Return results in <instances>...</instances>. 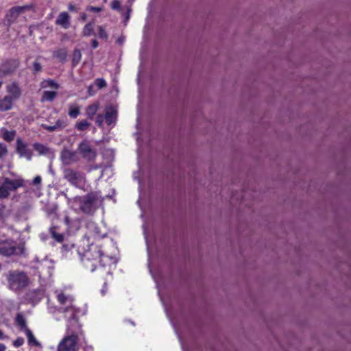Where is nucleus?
<instances>
[{
	"mask_svg": "<svg viewBox=\"0 0 351 351\" xmlns=\"http://www.w3.org/2000/svg\"><path fill=\"white\" fill-rule=\"evenodd\" d=\"M99 109V104L95 103L89 105L86 109V114L90 119H93L94 115L97 113Z\"/></svg>",
	"mask_w": 351,
	"mask_h": 351,
	"instance_id": "obj_20",
	"label": "nucleus"
},
{
	"mask_svg": "<svg viewBox=\"0 0 351 351\" xmlns=\"http://www.w3.org/2000/svg\"><path fill=\"white\" fill-rule=\"evenodd\" d=\"M67 50L66 49H58L53 52V57L59 59L61 62H64L67 58Z\"/></svg>",
	"mask_w": 351,
	"mask_h": 351,
	"instance_id": "obj_19",
	"label": "nucleus"
},
{
	"mask_svg": "<svg viewBox=\"0 0 351 351\" xmlns=\"http://www.w3.org/2000/svg\"><path fill=\"white\" fill-rule=\"evenodd\" d=\"M95 84L99 89L103 88L106 87L107 85L106 81L103 78L96 79L95 81Z\"/></svg>",
	"mask_w": 351,
	"mask_h": 351,
	"instance_id": "obj_35",
	"label": "nucleus"
},
{
	"mask_svg": "<svg viewBox=\"0 0 351 351\" xmlns=\"http://www.w3.org/2000/svg\"><path fill=\"white\" fill-rule=\"evenodd\" d=\"M67 125L66 122L63 119H58L55 123V126L58 130H60Z\"/></svg>",
	"mask_w": 351,
	"mask_h": 351,
	"instance_id": "obj_36",
	"label": "nucleus"
},
{
	"mask_svg": "<svg viewBox=\"0 0 351 351\" xmlns=\"http://www.w3.org/2000/svg\"><path fill=\"white\" fill-rule=\"evenodd\" d=\"M64 220V222H65V223L66 225H69L71 221H70V219H69V217L68 216H65Z\"/></svg>",
	"mask_w": 351,
	"mask_h": 351,
	"instance_id": "obj_45",
	"label": "nucleus"
},
{
	"mask_svg": "<svg viewBox=\"0 0 351 351\" xmlns=\"http://www.w3.org/2000/svg\"><path fill=\"white\" fill-rule=\"evenodd\" d=\"M106 284L104 286V288L101 289V292L102 295H104L106 293Z\"/></svg>",
	"mask_w": 351,
	"mask_h": 351,
	"instance_id": "obj_50",
	"label": "nucleus"
},
{
	"mask_svg": "<svg viewBox=\"0 0 351 351\" xmlns=\"http://www.w3.org/2000/svg\"><path fill=\"white\" fill-rule=\"evenodd\" d=\"M5 193H4V190L0 188V199H2L5 196Z\"/></svg>",
	"mask_w": 351,
	"mask_h": 351,
	"instance_id": "obj_46",
	"label": "nucleus"
},
{
	"mask_svg": "<svg viewBox=\"0 0 351 351\" xmlns=\"http://www.w3.org/2000/svg\"><path fill=\"white\" fill-rule=\"evenodd\" d=\"M97 199V195L94 193H88L80 200V208L85 213H90L93 210L94 204Z\"/></svg>",
	"mask_w": 351,
	"mask_h": 351,
	"instance_id": "obj_10",
	"label": "nucleus"
},
{
	"mask_svg": "<svg viewBox=\"0 0 351 351\" xmlns=\"http://www.w3.org/2000/svg\"><path fill=\"white\" fill-rule=\"evenodd\" d=\"M16 151L20 157H25L28 160H30L32 157V152L28 149L27 145L24 143L21 138L16 140Z\"/></svg>",
	"mask_w": 351,
	"mask_h": 351,
	"instance_id": "obj_12",
	"label": "nucleus"
},
{
	"mask_svg": "<svg viewBox=\"0 0 351 351\" xmlns=\"http://www.w3.org/2000/svg\"><path fill=\"white\" fill-rule=\"evenodd\" d=\"M101 8L99 7H94V6H89L86 8V10L94 12H99L101 11Z\"/></svg>",
	"mask_w": 351,
	"mask_h": 351,
	"instance_id": "obj_40",
	"label": "nucleus"
},
{
	"mask_svg": "<svg viewBox=\"0 0 351 351\" xmlns=\"http://www.w3.org/2000/svg\"><path fill=\"white\" fill-rule=\"evenodd\" d=\"M33 147H34V149L36 152H38V154L40 155L46 154L49 151L48 148L46 146H45L44 145L40 144V143H34L33 145Z\"/></svg>",
	"mask_w": 351,
	"mask_h": 351,
	"instance_id": "obj_26",
	"label": "nucleus"
},
{
	"mask_svg": "<svg viewBox=\"0 0 351 351\" xmlns=\"http://www.w3.org/2000/svg\"><path fill=\"white\" fill-rule=\"evenodd\" d=\"M90 125V123H88L86 120H82L78 121L75 124V128L79 131H84L87 130Z\"/></svg>",
	"mask_w": 351,
	"mask_h": 351,
	"instance_id": "obj_27",
	"label": "nucleus"
},
{
	"mask_svg": "<svg viewBox=\"0 0 351 351\" xmlns=\"http://www.w3.org/2000/svg\"><path fill=\"white\" fill-rule=\"evenodd\" d=\"M23 186V180L21 178L11 180L10 178H5L3 180V182L0 186L1 189L4 190V193H5V196L2 197V199H7L10 195L11 191H16L19 188L22 187Z\"/></svg>",
	"mask_w": 351,
	"mask_h": 351,
	"instance_id": "obj_8",
	"label": "nucleus"
},
{
	"mask_svg": "<svg viewBox=\"0 0 351 351\" xmlns=\"http://www.w3.org/2000/svg\"><path fill=\"white\" fill-rule=\"evenodd\" d=\"M57 299L61 304L58 311L64 315V317L67 322L66 330H75V331L82 330L81 325L78 322V317L82 314V311L74 304L73 298L71 295L60 292L57 293Z\"/></svg>",
	"mask_w": 351,
	"mask_h": 351,
	"instance_id": "obj_1",
	"label": "nucleus"
},
{
	"mask_svg": "<svg viewBox=\"0 0 351 351\" xmlns=\"http://www.w3.org/2000/svg\"><path fill=\"white\" fill-rule=\"evenodd\" d=\"M111 8L115 10H118L122 14H123V8L121 7V3L119 0H112L111 2Z\"/></svg>",
	"mask_w": 351,
	"mask_h": 351,
	"instance_id": "obj_31",
	"label": "nucleus"
},
{
	"mask_svg": "<svg viewBox=\"0 0 351 351\" xmlns=\"http://www.w3.org/2000/svg\"><path fill=\"white\" fill-rule=\"evenodd\" d=\"M33 69L34 73H38L42 70V66L40 62L35 61L33 63Z\"/></svg>",
	"mask_w": 351,
	"mask_h": 351,
	"instance_id": "obj_37",
	"label": "nucleus"
},
{
	"mask_svg": "<svg viewBox=\"0 0 351 351\" xmlns=\"http://www.w3.org/2000/svg\"><path fill=\"white\" fill-rule=\"evenodd\" d=\"M69 10H71V11H75V8L73 5L72 4H70L69 5Z\"/></svg>",
	"mask_w": 351,
	"mask_h": 351,
	"instance_id": "obj_48",
	"label": "nucleus"
},
{
	"mask_svg": "<svg viewBox=\"0 0 351 351\" xmlns=\"http://www.w3.org/2000/svg\"><path fill=\"white\" fill-rule=\"evenodd\" d=\"M5 89L8 93L7 95L14 101L19 99L22 95V90L19 84L16 81L7 84Z\"/></svg>",
	"mask_w": 351,
	"mask_h": 351,
	"instance_id": "obj_11",
	"label": "nucleus"
},
{
	"mask_svg": "<svg viewBox=\"0 0 351 351\" xmlns=\"http://www.w3.org/2000/svg\"><path fill=\"white\" fill-rule=\"evenodd\" d=\"M92 255V259L95 262L103 263L102 266L113 263V259L111 257L102 254L101 249L98 246H94L90 248L89 252H86L84 254V262L88 268L89 267L88 264L91 262Z\"/></svg>",
	"mask_w": 351,
	"mask_h": 351,
	"instance_id": "obj_4",
	"label": "nucleus"
},
{
	"mask_svg": "<svg viewBox=\"0 0 351 351\" xmlns=\"http://www.w3.org/2000/svg\"><path fill=\"white\" fill-rule=\"evenodd\" d=\"M5 338V336L3 335V332L0 330V339H3Z\"/></svg>",
	"mask_w": 351,
	"mask_h": 351,
	"instance_id": "obj_49",
	"label": "nucleus"
},
{
	"mask_svg": "<svg viewBox=\"0 0 351 351\" xmlns=\"http://www.w3.org/2000/svg\"><path fill=\"white\" fill-rule=\"evenodd\" d=\"M95 269V264L93 263L91 265L90 270L91 271H93Z\"/></svg>",
	"mask_w": 351,
	"mask_h": 351,
	"instance_id": "obj_52",
	"label": "nucleus"
},
{
	"mask_svg": "<svg viewBox=\"0 0 351 351\" xmlns=\"http://www.w3.org/2000/svg\"><path fill=\"white\" fill-rule=\"evenodd\" d=\"M68 114L70 117L75 119L80 114V108L75 105H70Z\"/></svg>",
	"mask_w": 351,
	"mask_h": 351,
	"instance_id": "obj_24",
	"label": "nucleus"
},
{
	"mask_svg": "<svg viewBox=\"0 0 351 351\" xmlns=\"http://www.w3.org/2000/svg\"><path fill=\"white\" fill-rule=\"evenodd\" d=\"M17 67L16 64L10 65V63H5L0 67V77H3L14 72Z\"/></svg>",
	"mask_w": 351,
	"mask_h": 351,
	"instance_id": "obj_16",
	"label": "nucleus"
},
{
	"mask_svg": "<svg viewBox=\"0 0 351 351\" xmlns=\"http://www.w3.org/2000/svg\"><path fill=\"white\" fill-rule=\"evenodd\" d=\"M93 33V24L91 23H87L83 28L82 34L84 36H89Z\"/></svg>",
	"mask_w": 351,
	"mask_h": 351,
	"instance_id": "obj_30",
	"label": "nucleus"
},
{
	"mask_svg": "<svg viewBox=\"0 0 351 351\" xmlns=\"http://www.w3.org/2000/svg\"><path fill=\"white\" fill-rule=\"evenodd\" d=\"M64 178L76 187L84 185L85 182L83 174L69 168L64 170Z\"/></svg>",
	"mask_w": 351,
	"mask_h": 351,
	"instance_id": "obj_7",
	"label": "nucleus"
},
{
	"mask_svg": "<svg viewBox=\"0 0 351 351\" xmlns=\"http://www.w3.org/2000/svg\"><path fill=\"white\" fill-rule=\"evenodd\" d=\"M128 1L130 3V5L125 7L126 12L125 14V22H127L130 18V14L132 12L131 6L134 0H128Z\"/></svg>",
	"mask_w": 351,
	"mask_h": 351,
	"instance_id": "obj_32",
	"label": "nucleus"
},
{
	"mask_svg": "<svg viewBox=\"0 0 351 351\" xmlns=\"http://www.w3.org/2000/svg\"><path fill=\"white\" fill-rule=\"evenodd\" d=\"M103 121H104V117H103V115L99 114L97 115V118H96V120H95V122L98 125H101L102 123H103Z\"/></svg>",
	"mask_w": 351,
	"mask_h": 351,
	"instance_id": "obj_41",
	"label": "nucleus"
},
{
	"mask_svg": "<svg viewBox=\"0 0 351 351\" xmlns=\"http://www.w3.org/2000/svg\"><path fill=\"white\" fill-rule=\"evenodd\" d=\"M33 9L32 5H25L22 6H14L6 13L5 18L9 25L15 23L19 16L27 11Z\"/></svg>",
	"mask_w": 351,
	"mask_h": 351,
	"instance_id": "obj_6",
	"label": "nucleus"
},
{
	"mask_svg": "<svg viewBox=\"0 0 351 351\" xmlns=\"http://www.w3.org/2000/svg\"><path fill=\"white\" fill-rule=\"evenodd\" d=\"M78 151L82 156L88 160H94L96 158V152L90 147L87 140H84L78 145Z\"/></svg>",
	"mask_w": 351,
	"mask_h": 351,
	"instance_id": "obj_9",
	"label": "nucleus"
},
{
	"mask_svg": "<svg viewBox=\"0 0 351 351\" xmlns=\"http://www.w3.org/2000/svg\"><path fill=\"white\" fill-rule=\"evenodd\" d=\"M56 24L60 25L64 29H68L70 26V16L66 12H61L56 20Z\"/></svg>",
	"mask_w": 351,
	"mask_h": 351,
	"instance_id": "obj_14",
	"label": "nucleus"
},
{
	"mask_svg": "<svg viewBox=\"0 0 351 351\" xmlns=\"http://www.w3.org/2000/svg\"><path fill=\"white\" fill-rule=\"evenodd\" d=\"M40 86L43 88H53L55 89H58L59 88V84L53 80H45L41 82Z\"/></svg>",
	"mask_w": 351,
	"mask_h": 351,
	"instance_id": "obj_22",
	"label": "nucleus"
},
{
	"mask_svg": "<svg viewBox=\"0 0 351 351\" xmlns=\"http://www.w3.org/2000/svg\"><path fill=\"white\" fill-rule=\"evenodd\" d=\"M8 288L16 293L25 289L29 284L27 273L21 270H10L5 274Z\"/></svg>",
	"mask_w": 351,
	"mask_h": 351,
	"instance_id": "obj_2",
	"label": "nucleus"
},
{
	"mask_svg": "<svg viewBox=\"0 0 351 351\" xmlns=\"http://www.w3.org/2000/svg\"><path fill=\"white\" fill-rule=\"evenodd\" d=\"M15 135H16L15 131H14V130L8 131V130H4L3 132V138L6 141L10 142L14 138Z\"/></svg>",
	"mask_w": 351,
	"mask_h": 351,
	"instance_id": "obj_28",
	"label": "nucleus"
},
{
	"mask_svg": "<svg viewBox=\"0 0 351 351\" xmlns=\"http://www.w3.org/2000/svg\"><path fill=\"white\" fill-rule=\"evenodd\" d=\"M60 158L63 164L71 165L77 161L78 158L75 152L64 149L61 152Z\"/></svg>",
	"mask_w": 351,
	"mask_h": 351,
	"instance_id": "obj_13",
	"label": "nucleus"
},
{
	"mask_svg": "<svg viewBox=\"0 0 351 351\" xmlns=\"http://www.w3.org/2000/svg\"><path fill=\"white\" fill-rule=\"evenodd\" d=\"M91 45L93 49H96L98 47L99 43L96 40L94 39L92 40Z\"/></svg>",
	"mask_w": 351,
	"mask_h": 351,
	"instance_id": "obj_43",
	"label": "nucleus"
},
{
	"mask_svg": "<svg viewBox=\"0 0 351 351\" xmlns=\"http://www.w3.org/2000/svg\"><path fill=\"white\" fill-rule=\"evenodd\" d=\"M82 58V53L79 49H75L73 51V57H72V65L73 66H75L79 64Z\"/></svg>",
	"mask_w": 351,
	"mask_h": 351,
	"instance_id": "obj_23",
	"label": "nucleus"
},
{
	"mask_svg": "<svg viewBox=\"0 0 351 351\" xmlns=\"http://www.w3.org/2000/svg\"><path fill=\"white\" fill-rule=\"evenodd\" d=\"M23 253L24 246L18 245L13 239H0V255L8 257L21 255Z\"/></svg>",
	"mask_w": 351,
	"mask_h": 351,
	"instance_id": "obj_3",
	"label": "nucleus"
},
{
	"mask_svg": "<svg viewBox=\"0 0 351 351\" xmlns=\"http://www.w3.org/2000/svg\"><path fill=\"white\" fill-rule=\"evenodd\" d=\"M105 119L108 125L114 123L117 119V110L114 108H108L106 109Z\"/></svg>",
	"mask_w": 351,
	"mask_h": 351,
	"instance_id": "obj_17",
	"label": "nucleus"
},
{
	"mask_svg": "<svg viewBox=\"0 0 351 351\" xmlns=\"http://www.w3.org/2000/svg\"><path fill=\"white\" fill-rule=\"evenodd\" d=\"M16 323L17 326L20 328V330L21 331H23L24 332L26 331L27 329H29L28 327L27 326L25 318L21 314H18L16 315Z\"/></svg>",
	"mask_w": 351,
	"mask_h": 351,
	"instance_id": "obj_18",
	"label": "nucleus"
},
{
	"mask_svg": "<svg viewBox=\"0 0 351 351\" xmlns=\"http://www.w3.org/2000/svg\"><path fill=\"white\" fill-rule=\"evenodd\" d=\"M8 153V151L7 146L3 143H0V159H2L6 156Z\"/></svg>",
	"mask_w": 351,
	"mask_h": 351,
	"instance_id": "obj_33",
	"label": "nucleus"
},
{
	"mask_svg": "<svg viewBox=\"0 0 351 351\" xmlns=\"http://www.w3.org/2000/svg\"><path fill=\"white\" fill-rule=\"evenodd\" d=\"M25 335L27 336L28 343L29 345L35 346H37V347H40V343L34 337L32 332L29 329H27L26 331L25 332Z\"/></svg>",
	"mask_w": 351,
	"mask_h": 351,
	"instance_id": "obj_21",
	"label": "nucleus"
},
{
	"mask_svg": "<svg viewBox=\"0 0 351 351\" xmlns=\"http://www.w3.org/2000/svg\"><path fill=\"white\" fill-rule=\"evenodd\" d=\"M24 343V339L22 337L17 338L13 343L15 347H20Z\"/></svg>",
	"mask_w": 351,
	"mask_h": 351,
	"instance_id": "obj_39",
	"label": "nucleus"
},
{
	"mask_svg": "<svg viewBox=\"0 0 351 351\" xmlns=\"http://www.w3.org/2000/svg\"><path fill=\"white\" fill-rule=\"evenodd\" d=\"M56 95V92L54 91H45L42 97V100L51 101L54 99Z\"/></svg>",
	"mask_w": 351,
	"mask_h": 351,
	"instance_id": "obj_29",
	"label": "nucleus"
},
{
	"mask_svg": "<svg viewBox=\"0 0 351 351\" xmlns=\"http://www.w3.org/2000/svg\"><path fill=\"white\" fill-rule=\"evenodd\" d=\"M51 237L58 242H62L64 240V236L61 233H58L56 231V228L52 227L49 230Z\"/></svg>",
	"mask_w": 351,
	"mask_h": 351,
	"instance_id": "obj_25",
	"label": "nucleus"
},
{
	"mask_svg": "<svg viewBox=\"0 0 351 351\" xmlns=\"http://www.w3.org/2000/svg\"><path fill=\"white\" fill-rule=\"evenodd\" d=\"M41 127L43 128H44V129H45L46 130L49 131V132H53V131H57L58 130V129L56 128L55 125H47L46 124H42Z\"/></svg>",
	"mask_w": 351,
	"mask_h": 351,
	"instance_id": "obj_38",
	"label": "nucleus"
},
{
	"mask_svg": "<svg viewBox=\"0 0 351 351\" xmlns=\"http://www.w3.org/2000/svg\"><path fill=\"white\" fill-rule=\"evenodd\" d=\"M14 101L8 95L0 98V111L5 112L11 110L13 108Z\"/></svg>",
	"mask_w": 351,
	"mask_h": 351,
	"instance_id": "obj_15",
	"label": "nucleus"
},
{
	"mask_svg": "<svg viewBox=\"0 0 351 351\" xmlns=\"http://www.w3.org/2000/svg\"><path fill=\"white\" fill-rule=\"evenodd\" d=\"M81 18H82V19L83 21L86 20V14H84V13L82 14V15H81Z\"/></svg>",
	"mask_w": 351,
	"mask_h": 351,
	"instance_id": "obj_51",
	"label": "nucleus"
},
{
	"mask_svg": "<svg viewBox=\"0 0 351 351\" xmlns=\"http://www.w3.org/2000/svg\"><path fill=\"white\" fill-rule=\"evenodd\" d=\"M98 36L100 38L106 40L108 38V34L106 33L105 28L102 26L98 27Z\"/></svg>",
	"mask_w": 351,
	"mask_h": 351,
	"instance_id": "obj_34",
	"label": "nucleus"
},
{
	"mask_svg": "<svg viewBox=\"0 0 351 351\" xmlns=\"http://www.w3.org/2000/svg\"><path fill=\"white\" fill-rule=\"evenodd\" d=\"M93 85H90L88 88V92L90 95H93L94 92H92Z\"/></svg>",
	"mask_w": 351,
	"mask_h": 351,
	"instance_id": "obj_44",
	"label": "nucleus"
},
{
	"mask_svg": "<svg viewBox=\"0 0 351 351\" xmlns=\"http://www.w3.org/2000/svg\"><path fill=\"white\" fill-rule=\"evenodd\" d=\"M6 349V347L4 344L0 343V351H5Z\"/></svg>",
	"mask_w": 351,
	"mask_h": 351,
	"instance_id": "obj_47",
	"label": "nucleus"
},
{
	"mask_svg": "<svg viewBox=\"0 0 351 351\" xmlns=\"http://www.w3.org/2000/svg\"><path fill=\"white\" fill-rule=\"evenodd\" d=\"M68 335L66 336L58 344V351H77V343L79 335L82 334V330L75 331V330H67Z\"/></svg>",
	"mask_w": 351,
	"mask_h": 351,
	"instance_id": "obj_5",
	"label": "nucleus"
},
{
	"mask_svg": "<svg viewBox=\"0 0 351 351\" xmlns=\"http://www.w3.org/2000/svg\"><path fill=\"white\" fill-rule=\"evenodd\" d=\"M41 177L39 176H36L33 180L34 184H39L41 182Z\"/></svg>",
	"mask_w": 351,
	"mask_h": 351,
	"instance_id": "obj_42",
	"label": "nucleus"
}]
</instances>
